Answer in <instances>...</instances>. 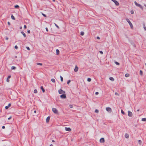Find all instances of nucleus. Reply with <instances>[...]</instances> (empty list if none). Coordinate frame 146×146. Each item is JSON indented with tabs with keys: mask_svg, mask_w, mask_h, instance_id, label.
<instances>
[{
	"mask_svg": "<svg viewBox=\"0 0 146 146\" xmlns=\"http://www.w3.org/2000/svg\"><path fill=\"white\" fill-rule=\"evenodd\" d=\"M100 53L101 54H103V52H102V51H100Z\"/></svg>",
	"mask_w": 146,
	"mask_h": 146,
	"instance_id": "c03bdc74",
	"label": "nucleus"
},
{
	"mask_svg": "<svg viewBox=\"0 0 146 146\" xmlns=\"http://www.w3.org/2000/svg\"><path fill=\"white\" fill-rule=\"evenodd\" d=\"M50 146H53V145L52 144H51L50 145Z\"/></svg>",
	"mask_w": 146,
	"mask_h": 146,
	"instance_id": "5fc2aeb1",
	"label": "nucleus"
},
{
	"mask_svg": "<svg viewBox=\"0 0 146 146\" xmlns=\"http://www.w3.org/2000/svg\"><path fill=\"white\" fill-rule=\"evenodd\" d=\"M143 72L142 70H140V74L142 76L143 75Z\"/></svg>",
	"mask_w": 146,
	"mask_h": 146,
	"instance_id": "bb28decb",
	"label": "nucleus"
},
{
	"mask_svg": "<svg viewBox=\"0 0 146 146\" xmlns=\"http://www.w3.org/2000/svg\"><path fill=\"white\" fill-rule=\"evenodd\" d=\"M70 108H72L73 107V106L72 105H70Z\"/></svg>",
	"mask_w": 146,
	"mask_h": 146,
	"instance_id": "79ce46f5",
	"label": "nucleus"
},
{
	"mask_svg": "<svg viewBox=\"0 0 146 146\" xmlns=\"http://www.w3.org/2000/svg\"><path fill=\"white\" fill-rule=\"evenodd\" d=\"M98 94H99V93H98V92H96L95 93V94H96V95H98Z\"/></svg>",
	"mask_w": 146,
	"mask_h": 146,
	"instance_id": "09e8293b",
	"label": "nucleus"
},
{
	"mask_svg": "<svg viewBox=\"0 0 146 146\" xmlns=\"http://www.w3.org/2000/svg\"><path fill=\"white\" fill-rule=\"evenodd\" d=\"M24 28L25 29H26L27 28V26L25 25L24 26Z\"/></svg>",
	"mask_w": 146,
	"mask_h": 146,
	"instance_id": "37998d69",
	"label": "nucleus"
},
{
	"mask_svg": "<svg viewBox=\"0 0 146 146\" xmlns=\"http://www.w3.org/2000/svg\"><path fill=\"white\" fill-rule=\"evenodd\" d=\"M134 3L136 6L139 7L142 10L143 9V7L140 4L138 3L136 1H135Z\"/></svg>",
	"mask_w": 146,
	"mask_h": 146,
	"instance_id": "f257e3e1",
	"label": "nucleus"
},
{
	"mask_svg": "<svg viewBox=\"0 0 146 146\" xmlns=\"http://www.w3.org/2000/svg\"><path fill=\"white\" fill-rule=\"evenodd\" d=\"M128 115L129 117H132L133 115V113L131 111H128Z\"/></svg>",
	"mask_w": 146,
	"mask_h": 146,
	"instance_id": "0eeeda50",
	"label": "nucleus"
},
{
	"mask_svg": "<svg viewBox=\"0 0 146 146\" xmlns=\"http://www.w3.org/2000/svg\"><path fill=\"white\" fill-rule=\"evenodd\" d=\"M131 13L132 14H133L134 13V11L133 10H131Z\"/></svg>",
	"mask_w": 146,
	"mask_h": 146,
	"instance_id": "58836bf2",
	"label": "nucleus"
},
{
	"mask_svg": "<svg viewBox=\"0 0 146 146\" xmlns=\"http://www.w3.org/2000/svg\"><path fill=\"white\" fill-rule=\"evenodd\" d=\"M144 6H145V7H146V5L145 4V5H144Z\"/></svg>",
	"mask_w": 146,
	"mask_h": 146,
	"instance_id": "bf43d9fd",
	"label": "nucleus"
},
{
	"mask_svg": "<svg viewBox=\"0 0 146 146\" xmlns=\"http://www.w3.org/2000/svg\"><path fill=\"white\" fill-rule=\"evenodd\" d=\"M34 92L35 93H37V90L36 89H35L34 90Z\"/></svg>",
	"mask_w": 146,
	"mask_h": 146,
	"instance_id": "2f4dec72",
	"label": "nucleus"
},
{
	"mask_svg": "<svg viewBox=\"0 0 146 146\" xmlns=\"http://www.w3.org/2000/svg\"><path fill=\"white\" fill-rule=\"evenodd\" d=\"M15 48L16 49H17L18 48V46L17 45H15Z\"/></svg>",
	"mask_w": 146,
	"mask_h": 146,
	"instance_id": "ea45409f",
	"label": "nucleus"
},
{
	"mask_svg": "<svg viewBox=\"0 0 146 146\" xmlns=\"http://www.w3.org/2000/svg\"><path fill=\"white\" fill-rule=\"evenodd\" d=\"M99 112V111L98 110L96 109L95 110V112L96 113H98Z\"/></svg>",
	"mask_w": 146,
	"mask_h": 146,
	"instance_id": "c9c22d12",
	"label": "nucleus"
},
{
	"mask_svg": "<svg viewBox=\"0 0 146 146\" xmlns=\"http://www.w3.org/2000/svg\"><path fill=\"white\" fill-rule=\"evenodd\" d=\"M22 27H20V29H22Z\"/></svg>",
	"mask_w": 146,
	"mask_h": 146,
	"instance_id": "052dcab7",
	"label": "nucleus"
},
{
	"mask_svg": "<svg viewBox=\"0 0 146 146\" xmlns=\"http://www.w3.org/2000/svg\"><path fill=\"white\" fill-rule=\"evenodd\" d=\"M97 38L98 39H100V38L99 36H97Z\"/></svg>",
	"mask_w": 146,
	"mask_h": 146,
	"instance_id": "603ef678",
	"label": "nucleus"
},
{
	"mask_svg": "<svg viewBox=\"0 0 146 146\" xmlns=\"http://www.w3.org/2000/svg\"><path fill=\"white\" fill-rule=\"evenodd\" d=\"M52 141L53 142H54V141L53 140H52Z\"/></svg>",
	"mask_w": 146,
	"mask_h": 146,
	"instance_id": "4d7b16f0",
	"label": "nucleus"
},
{
	"mask_svg": "<svg viewBox=\"0 0 146 146\" xmlns=\"http://www.w3.org/2000/svg\"><path fill=\"white\" fill-rule=\"evenodd\" d=\"M60 97L62 98H66V96L65 94H63L60 96Z\"/></svg>",
	"mask_w": 146,
	"mask_h": 146,
	"instance_id": "6e6552de",
	"label": "nucleus"
},
{
	"mask_svg": "<svg viewBox=\"0 0 146 146\" xmlns=\"http://www.w3.org/2000/svg\"><path fill=\"white\" fill-rule=\"evenodd\" d=\"M52 111L55 114H58L57 110L55 108H52Z\"/></svg>",
	"mask_w": 146,
	"mask_h": 146,
	"instance_id": "7ed1b4c3",
	"label": "nucleus"
},
{
	"mask_svg": "<svg viewBox=\"0 0 146 146\" xmlns=\"http://www.w3.org/2000/svg\"><path fill=\"white\" fill-rule=\"evenodd\" d=\"M141 121H146V118H143L142 119Z\"/></svg>",
	"mask_w": 146,
	"mask_h": 146,
	"instance_id": "f3484780",
	"label": "nucleus"
},
{
	"mask_svg": "<svg viewBox=\"0 0 146 146\" xmlns=\"http://www.w3.org/2000/svg\"><path fill=\"white\" fill-rule=\"evenodd\" d=\"M11 106V104L10 103H9L8 104V106H6L5 107V108L6 109H8V108L10 107Z\"/></svg>",
	"mask_w": 146,
	"mask_h": 146,
	"instance_id": "f8f14e48",
	"label": "nucleus"
},
{
	"mask_svg": "<svg viewBox=\"0 0 146 146\" xmlns=\"http://www.w3.org/2000/svg\"><path fill=\"white\" fill-rule=\"evenodd\" d=\"M87 81L89 82H90L91 81V79L90 78H88L87 79Z\"/></svg>",
	"mask_w": 146,
	"mask_h": 146,
	"instance_id": "cd10ccee",
	"label": "nucleus"
},
{
	"mask_svg": "<svg viewBox=\"0 0 146 146\" xmlns=\"http://www.w3.org/2000/svg\"><path fill=\"white\" fill-rule=\"evenodd\" d=\"M121 113L123 114L124 115L125 114V113H124V112L122 110H121Z\"/></svg>",
	"mask_w": 146,
	"mask_h": 146,
	"instance_id": "72a5a7b5",
	"label": "nucleus"
},
{
	"mask_svg": "<svg viewBox=\"0 0 146 146\" xmlns=\"http://www.w3.org/2000/svg\"><path fill=\"white\" fill-rule=\"evenodd\" d=\"M26 48L28 50H30V48L28 47H26Z\"/></svg>",
	"mask_w": 146,
	"mask_h": 146,
	"instance_id": "49530a36",
	"label": "nucleus"
},
{
	"mask_svg": "<svg viewBox=\"0 0 146 146\" xmlns=\"http://www.w3.org/2000/svg\"><path fill=\"white\" fill-rule=\"evenodd\" d=\"M45 29L47 32L48 31V29L47 27Z\"/></svg>",
	"mask_w": 146,
	"mask_h": 146,
	"instance_id": "a18cd8bd",
	"label": "nucleus"
},
{
	"mask_svg": "<svg viewBox=\"0 0 146 146\" xmlns=\"http://www.w3.org/2000/svg\"><path fill=\"white\" fill-rule=\"evenodd\" d=\"M65 129L66 131H71V129L70 127H65Z\"/></svg>",
	"mask_w": 146,
	"mask_h": 146,
	"instance_id": "1a4fd4ad",
	"label": "nucleus"
},
{
	"mask_svg": "<svg viewBox=\"0 0 146 146\" xmlns=\"http://www.w3.org/2000/svg\"><path fill=\"white\" fill-rule=\"evenodd\" d=\"M129 76V74H125V76L126 77H128Z\"/></svg>",
	"mask_w": 146,
	"mask_h": 146,
	"instance_id": "412c9836",
	"label": "nucleus"
},
{
	"mask_svg": "<svg viewBox=\"0 0 146 146\" xmlns=\"http://www.w3.org/2000/svg\"><path fill=\"white\" fill-rule=\"evenodd\" d=\"M70 82V80H69L67 82V84L68 85L69 84Z\"/></svg>",
	"mask_w": 146,
	"mask_h": 146,
	"instance_id": "4c0bfd02",
	"label": "nucleus"
},
{
	"mask_svg": "<svg viewBox=\"0 0 146 146\" xmlns=\"http://www.w3.org/2000/svg\"><path fill=\"white\" fill-rule=\"evenodd\" d=\"M125 137L126 138H129V135L128 134H126L125 135Z\"/></svg>",
	"mask_w": 146,
	"mask_h": 146,
	"instance_id": "6ab92c4d",
	"label": "nucleus"
},
{
	"mask_svg": "<svg viewBox=\"0 0 146 146\" xmlns=\"http://www.w3.org/2000/svg\"><path fill=\"white\" fill-rule=\"evenodd\" d=\"M138 142L139 144L140 145H141V144L142 143V141L141 140H139L138 141Z\"/></svg>",
	"mask_w": 146,
	"mask_h": 146,
	"instance_id": "aec40b11",
	"label": "nucleus"
},
{
	"mask_svg": "<svg viewBox=\"0 0 146 146\" xmlns=\"http://www.w3.org/2000/svg\"><path fill=\"white\" fill-rule=\"evenodd\" d=\"M8 24L9 25H10V23H9V22H8Z\"/></svg>",
	"mask_w": 146,
	"mask_h": 146,
	"instance_id": "864d4df0",
	"label": "nucleus"
},
{
	"mask_svg": "<svg viewBox=\"0 0 146 146\" xmlns=\"http://www.w3.org/2000/svg\"><path fill=\"white\" fill-rule=\"evenodd\" d=\"M36 110H35V111H34V112L35 113H36Z\"/></svg>",
	"mask_w": 146,
	"mask_h": 146,
	"instance_id": "6e6d98bb",
	"label": "nucleus"
},
{
	"mask_svg": "<svg viewBox=\"0 0 146 146\" xmlns=\"http://www.w3.org/2000/svg\"><path fill=\"white\" fill-rule=\"evenodd\" d=\"M11 18L12 19L15 20V18L14 16H13V15H12L11 16Z\"/></svg>",
	"mask_w": 146,
	"mask_h": 146,
	"instance_id": "393cba45",
	"label": "nucleus"
},
{
	"mask_svg": "<svg viewBox=\"0 0 146 146\" xmlns=\"http://www.w3.org/2000/svg\"><path fill=\"white\" fill-rule=\"evenodd\" d=\"M37 64L38 65H40L42 66V64L40 63H37Z\"/></svg>",
	"mask_w": 146,
	"mask_h": 146,
	"instance_id": "c756f323",
	"label": "nucleus"
},
{
	"mask_svg": "<svg viewBox=\"0 0 146 146\" xmlns=\"http://www.w3.org/2000/svg\"><path fill=\"white\" fill-rule=\"evenodd\" d=\"M42 15L45 17H46V15L43 13H42Z\"/></svg>",
	"mask_w": 146,
	"mask_h": 146,
	"instance_id": "e433bc0d",
	"label": "nucleus"
},
{
	"mask_svg": "<svg viewBox=\"0 0 146 146\" xmlns=\"http://www.w3.org/2000/svg\"><path fill=\"white\" fill-rule=\"evenodd\" d=\"M100 143H104L105 142V140L104 138H102L100 139Z\"/></svg>",
	"mask_w": 146,
	"mask_h": 146,
	"instance_id": "9d476101",
	"label": "nucleus"
},
{
	"mask_svg": "<svg viewBox=\"0 0 146 146\" xmlns=\"http://www.w3.org/2000/svg\"><path fill=\"white\" fill-rule=\"evenodd\" d=\"M111 1H112L116 5H119V3L117 1H116L115 0H111Z\"/></svg>",
	"mask_w": 146,
	"mask_h": 146,
	"instance_id": "423d86ee",
	"label": "nucleus"
},
{
	"mask_svg": "<svg viewBox=\"0 0 146 146\" xmlns=\"http://www.w3.org/2000/svg\"><path fill=\"white\" fill-rule=\"evenodd\" d=\"M106 110L107 111L110 113H111L112 111L110 107L106 108Z\"/></svg>",
	"mask_w": 146,
	"mask_h": 146,
	"instance_id": "20e7f679",
	"label": "nucleus"
},
{
	"mask_svg": "<svg viewBox=\"0 0 146 146\" xmlns=\"http://www.w3.org/2000/svg\"><path fill=\"white\" fill-rule=\"evenodd\" d=\"M12 118V116H10L8 118V120H10V119Z\"/></svg>",
	"mask_w": 146,
	"mask_h": 146,
	"instance_id": "a19ab883",
	"label": "nucleus"
},
{
	"mask_svg": "<svg viewBox=\"0 0 146 146\" xmlns=\"http://www.w3.org/2000/svg\"><path fill=\"white\" fill-rule=\"evenodd\" d=\"M115 63L117 65H119V63L117 62H115Z\"/></svg>",
	"mask_w": 146,
	"mask_h": 146,
	"instance_id": "f704fd0d",
	"label": "nucleus"
},
{
	"mask_svg": "<svg viewBox=\"0 0 146 146\" xmlns=\"http://www.w3.org/2000/svg\"><path fill=\"white\" fill-rule=\"evenodd\" d=\"M144 29L146 31V27L145 26V25H144Z\"/></svg>",
	"mask_w": 146,
	"mask_h": 146,
	"instance_id": "de8ad7c7",
	"label": "nucleus"
},
{
	"mask_svg": "<svg viewBox=\"0 0 146 146\" xmlns=\"http://www.w3.org/2000/svg\"><path fill=\"white\" fill-rule=\"evenodd\" d=\"M50 119V116H48V117H47L46 119V121L47 122H48L49 121Z\"/></svg>",
	"mask_w": 146,
	"mask_h": 146,
	"instance_id": "4468645a",
	"label": "nucleus"
},
{
	"mask_svg": "<svg viewBox=\"0 0 146 146\" xmlns=\"http://www.w3.org/2000/svg\"><path fill=\"white\" fill-rule=\"evenodd\" d=\"M109 79H110V80H111L112 81H114V79L112 77H110L109 78Z\"/></svg>",
	"mask_w": 146,
	"mask_h": 146,
	"instance_id": "a211bd4d",
	"label": "nucleus"
},
{
	"mask_svg": "<svg viewBox=\"0 0 146 146\" xmlns=\"http://www.w3.org/2000/svg\"><path fill=\"white\" fill-rule=\"evenodd\" d=\"M51 81L53 82L54 83L55 82V80L54 78H52L51 79Z\"/></svg>",
	"mask_w": 146,
	"mask_h": 146,
	"instance_id": "4be33fe9",
	"label": "nucleus"
},
{
	"mask_svg": "<svg viewBox=\"0 0 146 146\" xmlns=\"http://www.w3.org/2000/svg\"><path fill=\"white\" fill-rule=\"evenodd\" d=\"M78 67L77 66H75V69H74V71L75 72H77L78 71Z\"/></svg>",
	"mask_w": 146,
	"mask_h": 146,
	"instance_id": "9b49d317",
	"label": "nucleus"
},
{
	"mask_svg": "<svg viewBox=\"0 0 146 146\" xmlns=\"http://www.w3.org/2000/svg\"><path fill=\"white\" fill-rule=\"evenodd\" d=\"M16 69V67L14 66H12L11 67V70H15Z\"/></svg>",
	"mask_w": 146,
	"mask_h": 146,
	"instance_id": "b1692460",
	"label": "nucleus"
},
{
	"mask_svg": "<svg viewBox=\"0 0 146 146\" xmlns=\"http://www.w3.org/2000/svg\"><path fill=\"white\" fill-rule=\"evenodd\" d=\"M84 34V32L83 31H82L80 33V35L82 36H83Z\"/></svg>",
	"mask_w": 146,
	"mask_h": 146,
	"instance_id": "5701e85b",
	"label": "nucleus"
},
{
	"mask_svg": "<svg viewBox=\"0 0 146 146\" xmlns=\"http://www.w3.org/2000/svg\"><path fill=\"white\" fill-rule=\"evenodd\" d=\"M127 21L128 22V23H129V25L131 28V29H132L133 28V25L130 22V21H129V19H126Z\"/></svg>",
	"mask_w": 146,
	"mask_h": 146,
	"instance_id": "f03ea898",
	"label": "nucleus"
},
{
	"mask_svg": "<svg viewBox=\"0 0 146 146\" xmlns=\"http://www.w3.org/2000/svg\"><path fill=\"white\" fill-rule=\"evenodd\" d=\"M52 1H54V2H55V0H52Z\"/></svg>",
	"mask_w": 146,
	"mask_h": 146,
	"instance_id": "13d9d810",
	"label": "nucleus"
},
{
	"mask_svg": "<svg viewBox=\"0 0 146 146\" xmlns=\"http://www.w3.org/2000/svg\"><path fill=\"white\" fill-rule=\"evenodd\" d=\"M5 126H3L2 127V128L3 129H5Z\"/></svg>",
	"mask_w": 146,
	"mask_h": 146,
	"instance_id": "3c124183",
	"label": "nucleus"
},
{
	"mask_svg": "<svg viewBox=\"0 0 146 146\" xmlns=\"http://www.w3.org/2000/svg\"><path fill=\"white\" fill-rule=\"evenodd\" d=\"M60 78L61 81L62 82H63V77L62 76H60Z\"/></svg>",
	"mask_w": 146,
	"mask_h": 146,
	"instance_id": "c85d7f7f",
	"label": "nucleus"
},
{
	"mask_svg": "<svg viewBox=\"0 0 146 146\" xmlns=\"http://www.w3.org/2000/svg\"><path fill=\"white\" fill-rule=\"evenodd\" d=\"M40 88L42 90L43 92H44L45 91V90L44 89L43 87L42 86Z\"/></svg>",
	"mask_w": 146,
	"mask_h": 146,
	"instance_id": "dca6fc26",
	"label": "nucleus"
},
{
	"mask_svg": "<svg viewBox=\"0 0 146 146\" xmlns=\"http://www.w3.org/2000/svg\"><path fill=\"white\" fill-rule=\"evenodd\" d=\"M8 38H6V40H8Z\"/></svg>",
	"mask_w": 146,
	"mask_h": 146,
	"instance_id": "680f3d73",
	"label": "nucleus"
},
{
	"mask_svg": "<svg viewBox=\"0 0 146 146\" xmlns=\"http://www.w3.org/2000/svg\"><path fill=\"white\" fill-rule=\"evenodd\" d=\"M56 54L57 55H58L59 54V53H60V52H59V50L58 49H56Z\"/></svg>",
	"mask_w": 146,
	"mask_h": 146,
	"instance_id": "2eb2a0df",
	"label": "nucleus"
},
{
	"mask_svg": "<svg viewBox=\"0 0 146 146\" xmlns=\"http://www.w3.org/2000/svg\"><path fill=\"white\" fill-rule=\"evenodd\" d=\"M21 33L23 34V36H24L25 37H26V35H25V34L23 32H21Z\"/></svg>",
	"mask_w": 146,
	"mask_h": 146,
	"instance_id": "a878e982",
	"label": "nucleus"
},
{
	"mask_svg": "<svg viewBox=\"0 0 146 146\" xmlns=\"http://www.w3.org/2000/svg\"><path fill=\"white\" fill-rule=\"evenodd\" d=\"M54 24L55 26L57 28H58V29H59V26L56 24L55 23H54Z\"/></svg>",
	"mask_w": 146,
	"mask_h": 146,
	"instance_id": "7c9ffc66",
	"label": "nucleus"
},
{
	"mask_svg": "<svg viewBox=\"0 0 146 146\" xmlns=\"http://www.w3.org/2000/svg\"><path fill=\"white\" fill-rule=\"evenodd\" d=\"M19 7V6L18 5H17L15 6V8H18Z\"/></svg>",
	"mask_w": 146,
	"mask_h": 146,
	"instance_id": "473e14b6",
	"label": "nucleus"
},
{
	"mask_svg": "<svg viewBox=\"0 0 146 146\" xmlns=\"http://www.w3.org/2000/svg\"><path fill=\"white\" fill-rule=\"evenodd\" d=\"M58 92L59 94H64L65 93V92L61 89L59 90Z\"/></svg>",
	"mask_w": 146,
	"mask_h": 146,
	"instance_id": "39448f33",
	"label": "nucleus"
},
{
	"mask_svg": "<svg viewBox=\"0 0 146 146\" xmlns=\"http://www.w3.org/2000/svg\"><path fill=\"white\" fill-rule=\"evenodd\" d=\"M11 76H9L7 79V81L9 82V79L11 78Z\"/></svg>",
	"mask_w": 146,
	"mask_h": 146,
	"instance_id": "ddd939ff",
	"label": "nucleus"
},
{
	"mask_svg": "<svg viewBox=\"0 0 146 146\" xmlns=\"http://www.w3.org/2000/svg\"><path fill=\"white\" fill-rule=\"evenodd\" d=\"M27 33H30V30H28V31H27Z\"/></svg>",
	"mask_w": 146,
	"mask_h": 146,
	"instance_id": "8fccbe9b",
	"label": "nucleus"
}]
</instances>
